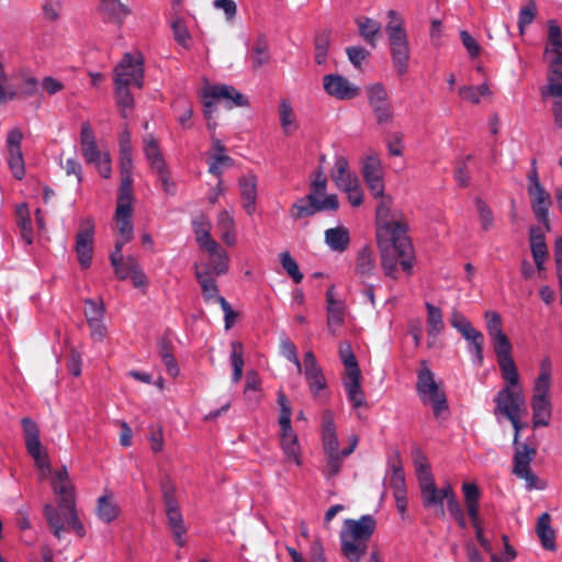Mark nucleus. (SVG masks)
<instances>
[{"label":"nucleus","mask_w":562,"mask_h":562,"mask_svg":"<svg viewBox=\"0 0 562 562\" xmlns=\"http://www.w3.org/2000/svg\"><path fill=\"white\" fill-rule=\"evenodd\" d=\"M50 484L57 506L45 505L44 515L54 536L61 539L70 528V482L66 465L54 472Z\"/></svg>","instance_id":"1"},{"label":"nucleus","mask_w":562,"mask_h":562,"mask_svg":"<svg viewBox=\"0 0 562 562\" xmlns=\"http://www.w3.org/2000/svg\"><path fill=\"white\" fill-rule=\"evenodd\" d=\"M375 527L376 521L371 515H363L359 519H345L339 538L341 553L348 561L360 562L362 560Z\"/></svg>","instance_id":"2"},{"label":"nucleus","mask_w":562,"mask_h":562,"mask_svg":"<svg viewBox=\"0 0 562 562\" xmlns=\"http://www.w3.org/2000/svg\"><path fill=\"white\" fill-rule=\"evenodd\" d=\"M381 251V263L385 274L397 279V262L403 271L411 274L413 270V246L407 236H383L378 237Z\"/></svg>","instance_id":"3"},{"label":"nucleus","mask_w":562,"mask_h":562,"mask_svg":"<svg viewBox=\"0 0 562 562\" xmlns=\"http://www.w3.org/2000/svg\"><path fill=\"white\" fill-rule=\"evenodd\" d=\"M522 415L524 413H516L505 417L512 423L514 427L515 434L513 443L517 446L513 458V473L518 479H521L526 482L528 490L539 488L537 485L538 477L532 473L530 469V463L535 459L537 450L526 443L518 445L519 434L524 428V424L521 423Z\"/></svg>","instance_id":"4"},{"label":"nucleus","mask_w":562,"mask_h":562,"mask_svg":"<svg viewBox=\"0 0 562 562\" xmlns=\"http://www.w3.org/2000/svg\"><path fill=\"white\" fill-rule=\"evenodd\" d=\"M387 14L391 20L386 24L385 30L389 35L392 64L397 75L404 76L408 71L411 57L404 21L394 10H390Z\"/></svg>","instance_id":"5"},{"label":"nucleus","mask_w":562,"mask_h":562,"mask_svg":"<svg viewBox=\"0 0 562 562\" xmlns=\"http://www.w3.org/2000/svg\"><path fill=\"white\" fill-rule=\"evenodd\" d=\"M416 391L424 404H430L434 415L439 418L443 412H448L447 397L435 381V375L425 360L417 371Z\"/></svg>","instance_id":"6"},{"label":"nucleus","mask_w":562,"mask_h":562,"mask_svg":"<svg viewBox=\"0 0 562 562\" xmlns=\"http://www.w3.org/2000/svg\"><path fill=\"white\" fill-rule=\"evenodd\" d=\"M80 149L86 162L93 165L102 178L109 179L111 177V156L108 151L99 149L93 130L88 122L81 125Z\"/></svg>","instance_id":"7"},{"label":"nucleus","mask_w":562,"mask_h":562,"mask_svg":"<svg viewBox=\"0 0 562 562\" xmlns=\"http://www.w3.org/2000/svg\"><path fill=\"white\" fill-rule=\"evenodd\" d=\"M160 488L168 526L172 531L176 542L182 547L186 543L184 535L187 533V529L176 498V487L168 477H165L160 483Z\"/></svg>","instance_id":"8"},{"label":"nucleus","mask_w":562,"mask_h":562,"mask_svg":"<svg viewBox=\"0 0 562 562\" xmlns=\"http://www.w3.org/2000/svg\"><path fill=\"white\" fill-rule=\"evenodd\" d=\"M21 423L27 453L34 460L35 467L40 472V480H45L50 474V465L48 462L47 452L43 449L40 440V429L37 425L29 417H24Z\"/></svg>","instance_id":"9"},{"label":"nucleus","mask_w":562,"mask_h":562,"mask_svg":"<svg viewBox=\"0 0 562 562\" xmlns=\"http://www.w3.org/2000/svg\"><path fill=\"white\" fill-rule=\"evenodd\" d=\"M378 199H380V202L375 212L378 225L376 237L407 234L408 226L402 220V215L400 213H394L391 209V198L385 196L383 193L382 196H379Z\"/></svg>","instance_id":"10"},{"label":"nucleus","mask_w":562,"mask_h":562,"mask_svg":"<svg viewBox=\"0 0 562 562\" xmlns=\"http://www.w3.org/2000/svg\"><path fill=\"white\" fill-rule=\"evenodd\" d=\"M492 341L503 380L510 385H517L519 374L513 359V346L508 337L503 334L493 337Z\"/></svg>","instance_id":"11"},{"label":"nucleus","mask_w":562,"mask_h":562,"mask_svg":"<svg viewBox=\"0 0 562 562\" xmlns=\"http://www.w3.org/2000/svg\"><path fill=\"white\" fill-rule=\"evenodd\" d=\"M368 103L379 125L390 124L394 119V109L387 90L382 83H372L366 88Z\"/></svg>","instance_id":"12"},{"label":"nucleus","mask_w":562,"mask_h":562,"mask_svg":"<svg viewBox=\"0 0 562 562\" xmlns=\"http://www.w3.org/2000/svg\"><path fill=\"white\" fill-rule=\"evenodd\" d=\"M494 402L496 416L506 417L516 413H526V400L519 389V383L517 385L506 383L495 395Z\"/></svg>","instance_id":"13"},{"label":"nucleus","mask_w":562,"mask_h":562,"mask_svg":"<svg viewBox=\"0 0 562 562\" xmlns=\"http://www.w3.org/2000/svg\"><path fill=\"white\" fill-rule=\"evenodd\" d=\"M323 87L326 93L337 100H352L359 95L360 89L347 78L329 74L323 78Z\"/></svg>","instance_id":"14"},{"label":"nucleus","mask_w":562,"mask_h":562,"mask_svg":"<svg viewBox=\"0 0 562 562\" xmlns=\"http://www.w3.org/2000/svg\"><path fill=\"white\" fill-rule=\"evenodd\" d=\"M124 74L126 85H134L138 89L144 85V67L142 57L134 58L132 54H124L122 60L114 69V80L119 79V74Z\"/></svg>","instance_id":"15"},{"label":"nucleus","mask_w":562,"mask_h":562,"mask_svg":"<svg viewBox=\"0 0 562 562\" xmlns=\"http://www.w3.org/2000/svg\"><path fill=\"white\" fill-rule=\"evenodd\" d=\"M93 224L90 220H87L85 225L76 235L75 245L78 262L82 269H87L91 266L93 255Z\"/></svg>","instance_id":"16"},{"label":"nucleus","mask_w":562,"mask_h":562,"mask_svg":"<svg viewBox=\"0 0 562 562\" xmlns=\"http://www.w3.org/2000/svg\"><path fill=\"white\" fill-rule=\"evenodd\" d=\"M83 312L91 328V336L97 340H102L106 335V327L102 323L104 315V305L102 300L87 299L85 301Z\"/></svg>","instance_id":"17"},{"label":"nucleus","mask_w":562,"mask_h":562,"mask_svg":"<svg viewBox=\"0 0 562 562\" xmlns=\"http://www.w3.org/2000/svg\"><path fill=\"white\" fill-rule=\"evenodd\" d=\"M364 181L374 198L382 196L384 193V181L382 177L381 161L378 157L369 156L366 158L362 167Z\"/></svg>","instance_id":"18"},{"label":"nucleus","mask_w":562,"mask_h":562,"mask_svg":"<svg viewBox=\"0 0 562 562\" xmlns=\"http://www.w3.org/2000/svg\"><path fill=\"white\" fill-rule=\"evenodd\" d=\"M528 194L536 220L542 223L549 231V206L551 205L550 193L546 191L543 186H536L535 188H528Z\"/></svg>","instance_id":"19"},{"label":"nucleus","mask_w":562,"mask_h":562,"mask_svg":"<svg viewBox=\"0 0 562 562\" xmlns=\"http://www.w3.org/2000/svg\"><path fill=\"white\" fill-rule=\"evenodd\" d=\"M326 304L328 330L335 335L336 329L345 322V303L341 300L335 299L334 285L329 286L326 291Z\"/></svg>","instance_id":"20"},{"label":"nucleus","mask_w":562,"mask_h":562,"mask_svg":"<svg viewBox=\"0 0 562 562\" xmlns=\"http://www.w3.org/2000/svg\"><path fill=\"white\" fill-rule=\"evenodd\" d=\"M304 363V374L310 390L313 394L317 395L326 387V380L313 351L305 352Z\"/></svg>","instance_id":"21"},{"label":"nucleus","mask_w":562,"mask_h":562,"mask_svg":"<svg viewBox=\"0 0 562 562\" xmlns=\"http://www.w3.org/2000/svg\"><path fill=\"white\" fill-rule=\"evenodd\" d=\"M342 384L352 407L360 408L367 406L366 395L361 386V370L346 372Z\"/></svg>","instance_id":"22"},{"label":"nucleus","mask_w":562,"mask_h":562,"mask_svg":"<svg viewBox=\"0 0 562 562\" xmlns=\"http://www.w3.org/2000/svg\"><path fill=\"white\" fill-rule=\"evenodd\" d=\"M322 446L324 452L340 451L334 414L328 409L322 414Z\"/></svg>","instance_id":"23"},{"label":"nucleus","mask_w":562,"mask_h":562,"mask_svg":"<svg viewBox=\"0 0 562 562\" xmlns=\"http://www.w3.org/2000/svg\"><path fill=\"white\" fill-rule=\"evenodd\" d=\"M209 95L216 98V100H226L229 108L249 105L248 99L233 86L215 85L209 87Z\"/></svg>","instance_id":"24"},{"label":"nucleus","mask_w":562,"mask_h":562,"mask_svg":"<svg viewBox=\"0 0 562 562\" xmlns=\"http://www.w3.org/2000/svg\"><path fill=\"white\" fill-rule=\"evenodd\" d=\"M194 270V274L201 286L204 301L207 303H218V299L222 296L218 294L216 280L212 276V272L210 271L209 267H206L205 270H201L200 267L195 265Z\"/></svg>","instance_id":"25"},{"label":"nucleus","mask_w":562,"mask_h":562,"mask_svg":"<svg viewBox=\"0 0 562 562\" xmlns=\"http://www.w3.org/2000/svg\"><path fill=\"white\" fill-rule=\"evenodd\" d=\"M375 271L376 263L374 251L371 247L363 246L357 254L355 273L364 280L374 276Z\"/></svg>","instance_id":"26"},{"label":"nucleus","mask_w":562,"mask_h":562,"mask_svg":"<svg viewBox=\"0 0 562 562\" xmlns=\"http://www.w3.org/2000/svg\"><path fill=\"white\" fill-rule=\"evenodd\" d=\"M415 463L420 493L425 491L427 494H429V496H427V501L432 502L435 493L432 487L434 476L430 472L426 457L420 451H418L416 454Z\"/></svg>","instance_id":"27"},{"label":"nucleus","mask_w":562,"mask_h":562,"mask_svg":"<svg viewBox=\"0 0 562 562\" xmlns=\"http://www.w3.org/2000/svg\"><path fill=\"white\" fill-rule=\"evenodd\" d=\"M432 487L435 491L432 502L427 501V496H429V494H427L425 491L422 492L423 505L426 508L436 507V516L445 517L446 513L443 508V501L446 499L448 502L451 498H457V496L449 484L439 490L434 481Z\"/></svg>","instance_id":"28"},{"label":"nucleus","mask_w":562,"mask_h":562,"mask_svg":"<svg viewBox=\"0 0 562 562\" xmlns=\"http://www.w3.org/2000/svg\"><path fill=\"white\" fill-rule=\"evenodd\" d=\"M240 195L244 209L248 215L254 214L257 200V179L254 175H246L239 179Z\"/></svg>","instance_id":"29"},{"label":"nucleus","mask_w":562,"mask_h":562,"mask_svg":"<svg viewBox=\"0 0 562 562\" xmlns=\"http://www.w3.org/2000/svg\"><path fill=\"white\" fill-rule=\"evenodd\" d=\"M193 232L199 246L204 250H214L217 244L210 234L211 224L204 215H198L192 221Z\"/></svg>","instance_id":"30"},{"label":"nucleus","mask_w":562,"mask_h":562,"mask_svg":"<svg viewBox=\"0 0 562 562\" xmlns=\"http://www.w3.org/2000/svg\"><path fill=\"white\" fill-rule=\"evenodd\" d=\"M348 169V160L342 156L337 157L331 171V179L340 190L348 189L358 181L357 177L352 176Z\"/></svg>","instance_id":"31"},{"label":"nucleus","mask_w":562,"mask_h":562,"mask_svg":"<svg viewBox=\"0 0 562 562\" xmlns=\"http://www.w3.org/2000/svg\"><path fill=\"white\" fill-rule=\"evenodd\" d=\"M536 532L544 549L550 551H554L557 549L555 532L551 527V517L548 513L541 514L538 518Z\"/></svg>","instance_id":"32"},{"label":"nucleus","mask_w":562,"mask_h":562,"mask_svg":"<svg viewBox=\"0 0 562 562\" xmlns=\"http://www.w3.org/2000/svg\"><path fill=\"white\" fill-rule=\"evenodd\" d=\"M100 11L104 18L114 23L121 24L131 13L127 5L120 0H101Z\"/></svg>","instance_id":"33"},{"label":"nucleus","mask_w":562,"mask_h":562,"mask_svg":"<svg viewBox=\"0 0 562 562\" xmlns=\"http://www.w3.org/2000/svg\"><path fill=\"white\" fill-rule=\"evenodd\" d=\"M325 243L335 251H345L350 243L349 231L344 226H337L325 231Z\"/></svg>","instance_id":"34"},{"label":"nucleus","mask_w":562,"mask_h":562,"mask_svg":"<svg viewBox=\"0 0 562 562\" xmlns=\"http://www.w3.org/2000/svg\"><path fill=\"white\" fill-rule=\"evenodd\" d=\"M317 199L313 194H307L299 199L290 209V216L294 220L313 216L318 213Z\"/></svg>","instance_id":"35"},{"label":"nucleus","mask_w":562,"mask_h":562,"mask_svg":"<svg viewBox=\"0 0 562 562\" xmlns=\"http://www.w3.org/2000/svg\"><path fill=\"white\" fill-rule=\"evenodd\" d=\"M124 74H119V79L114 80L115 83V98L117 106L121 109L122 116L126 117V110L134 106V98L130 91V85L125 83Z\"/></svg>","instance_id":"36"},{"label":"nucleus","mask_w":562,"mask_h":562,"mask_svg":"<svg viewBox=\"0 0 562 562\" xmlns=\"http://www.w3.org/2000/svg\"><path fill=\"white\" fill-rule=\"evenodd\" d=\"M533 427L548 426L550 419V402L548 397L532 396Z\"/></svg>","instance_id":"37"},{"label":"nucleus","mask_w":562,"mask_h":562,"mask_svg":"<svg viewBox=\"0 0 562 562\" xmlns=\"http://www.w3.org/2000/svg\"><path fill=\"white\" fill-rule=\"evenodd\" d=\"M559 54H562V31L555 21H549L548 41L543 57L557 56Z\"/></svg>","instance_id":"38"},{"label":"nucleus","mask_w":562,"mask_h":562,"mask_svg":"<svg viewBox=\"0 0 562 562\" xmlns=\"http://www.w3.org/2000/svg\"><path fill=\"white\" fill-rule=\"evenodd\" d=\"M15 214L21 237L27 245H31L33 243V229L27 205L25 203L20 204Z\"/></svg>","instance_id":"39"},{"label":"nucleus","mask_w":562,"mask_h":562,"mask_svg":"<svg viewBox=\"0 0 562 562\" xmlns=\"http://www.w3.org/2000/svg\"><path fill=\"white\" fill-rule=\"evenodd\" d=\"M356 24L359 29V34L361 37L374 46L376 35L381 30L380 23L371 18L358 16L356 18Z\"/></svg>","instance_id":"40"},{"label":"nucleus","mask_w":562,"mask_h":562,"mask_svg":"<svg viewBox=\"0 0 562 562\" xmlns=\"http://www.w3.org/2000/svg\"><path fill=\"white\" fill-rule=\"evenodd\" d=\"M427 310V331L431 337H437L445 329L441 310L431 303H426Z\"/></svg>","instance_id":"41"},{"label":"nucleus","mask_w":562,"mask_h":562,"mask_svg":"<svg viewBox=\"0 0 562 562\" xmlns=\"http://www.w3.org/2000/svg\"><path fill=\"white\" fill-rule=\"evenodd\" d=\"M210 255V265L207 266L212 273L216 276L225 274L228 270V257L218 244H215L214 250H206Z\"/></svg>","instance_id":"42"},{"label":"nucleus","mask_w":562,"mask_h":562,"mask_svg":"<svg viewBox=\"0 0 562 562\" xmlns=\"http://www.w3.org/2000/svg\"><path fill=\"white\" fill-rule=\"evenodd\" d=\"M231 363L233 368V382L237 383L243 376L244 346L240 341L234 340L231 344Z\"/></svg>","instance_id":"43"},{"label":"nucleus","mask_w":562,"mask_h":562,"mask_svg":"<svg viewBox=\"0 0 562 562\" xmlns=\"http://www.w3.org/2000/svg\"><path fill=\"white\" fill-rule=\"evenodd\" d=\"M280 445L283 453L289 460H293L296 465H301L300 446L295 432L281 435Z\"/></svg>","instance_id":"44"},{"label":"nucleus","mask_w":562,"mask_h":562,"mask_svg":"<svg viewBox=\"0 0 562 562\" xmlns=\"http://www.w3.org/2000/svg\"><path fill=\"white\" fill-rule=\"evenodd\" d=\"M463 338L469 342V351L473 353L474 362L481 366L483 363V334L480 330L473 328L469 331V334L464 335Z\"/></svg>","instance_id":"45"},{"label":"nucleus","mask_w":562,"mask_h":562,"mask_svg":"<svg viewBox=\"0 0 562 562\" xmlns=\"http://www.w3.org/2000/svg\"><path fill=\"white\" fill-rule=\"evenodd\" d=\"M396 458H398V454ZM390 485L394 490V497L396 503H400L402 494H405V476L400 459L392 462V475L390 479Z\"/></svg>","instance_id":"46"},{"label":"nucleus","mask_w":562,"mask_h":562,"mask_svg":"<svg viewBox=\"0 0 562 562\" xmlns=\"http://www.w3.org/2000/svg\"><path fill=\"white\" fill-rule=\"evenodd\" d=\"M324 454L326 463L322 471L325 477L330 480L340 473L346 457L341 454V451L324 452Z\"/></svg>","instance_id":"47"},{"label":"nucleus","mask_w":562,"mask_h":562,"mask_svg":"<svg viewBox=\"0 0 562 562\" xmlns=\"http://www.w3.org/2000/svg\"><path fill=\"white\" fill-rule=\"evenodd\" d=\"M145 155L148 159L150 167L154 171H157L166 166L164 157L160 153L158 143L154 137L145 139Z\"/></svg>","instance_id":"48"},{"label":"nucleus","mask_w":562,"mask_h":562,"mask_svg":"<svg viewBox=\"0 0 562 562\" xmlns=\"http://www.w3.org/2000/svg\"><path fill=\"white\" fill-rule=\"evenodd\" d=\"M132 168L131 135L125 131L120 138V171H132Z\"/></svg>","instance_id":"49"},{"label":"nucleus","mask_w":562,"mask_h":562,"mask_svg":"<svg viewBox=\"0 0 562 562\" xmlns=\"http://www.w3.org/2000/svg\"><path fill=\"white\" fill-rule=\"evenodd\" d=\"M97 515L101 520L111 522L117 517L119 508L109 496L103 495L98 498Z\"/></svg>","instance_id":"50"},{"label":"nucleus","mask_w":562,"mask_h":562,"mask_svg":"<svg viewBox=\"0 0 562 562\" xmlns=\"http://www.w3.org/2000/svg\"><path fill=\"white\" fill-rule=\"evenodd\" d=\"M251 60L254 69H258L269 63V47L265 37L260 36L257 38L251 50Z\"/></svg>","instance_id":"51"},{"label":"nucleus","mask_w":562,"mask_h":562,"mask_svg":"<svg viewBox=\"0 0 562 562\" xmlns=\"http://www.w3.org/2000/svg\"><path fill=\"white\" fill-rule=\"evenodd\" d=\"M529 243L530 249L532 252V257H540L543 254H548V248L546 245L544 233L542 228L539 226H531L529 233Z\"/></svg>","instance_id":"52"},{"label":"nucleus","mask_w":562,"mask_h":562,"mask_svg":"<svg viewBox=\"0 0 562 562\" xmlns=\"http://www.w3.org/2000/svg\"><path fill=\"white\" fill-rule=\"evenodd\" d=\"M280 262L282 268L296 284L302 282L303 273L300 271L299 265L292 258L289 251H283L280 254Z\"/></svg>","instance_id":"53"},{"label":"nucleus","mask_w":562,"mask_h":562,"mask_svg":"<svg viewBox=\"0 0 562 562\" xmlns=\"http://www.w3.org/2000/svg\"><path fill=\"white\" fill-rule=\"evenodd\" d=\"M111 265L113 266L115 274L120 280L127 279L132 274L133 270H136L139 266L136 259L131 256L125 259L124 257H122V259H116L115 263Z\"/></svg>","instance_id":"54"},{"label":"nucleus","mask_w":562,"mask_h":562,"mask_svg":"<svg viewBox=\"0 0 562 562\" xmlns=\"http://www.w3.org/2000/svg\"><path fill=\"white\" fill-rule=\"evenodd\" d=\"M329 48V32L325 31L315 37V61L318 65L326 63Z\"/></svg>","instance_id":"55"},{"label":"nucleus","mask_w":562,"mask_h":562,"mask_svg":"<svg viewBox=\"0 0 562 562\" xmlns=\"http://www.w3.org/2000/svg\"><path fill=\"white\" fill-rule=\"evenodd\" d=\"M339 357L345 366L346 372H353V370H360L357 358L349 344L340 342Z\"/></svg>","instance_id":"56"},{"label":"nucleus","mask_w":562,"mask_h":562,"mask_svg":"<svg viewBox=\"0 0 562 562\" xmlns=\"http://www.w3.org/2000/svg\"><path fill=\"white\" fill-rule=\"evenodd\" d=\"M475 204L482 229L488 232L494 225V216L492 210L480 198L475 200Z\"/></svg>","instance_id":"57"},{"label":"nucleus","mask_w":562,"mask_h":562,"mask_svg":"<svg viewBox=\"0 0 562 562\" xmlns=\"http://www.w3.org/2000/svg\"><path fill=\"white\" fill-rule=\"evenodd\" d=\"M537 15V5L535 0H529V2L522 7L519 11L518 16V27L520 33L524 32V29L531 24Z\"/></svg>","instance_id":"58"},{"label":"nucleus","mask_w":562,"mask_h":562,"mask_svg":"<svg viewBox=\"0 0 562 562\" xmlns=\"http://www.w3.org/2000/svg\"><path fill=\"white\" fill-rule=\"evenodd\" d=\"M121 184L117 201H133V177L132 171H120Z\"/></svg>","instance_id":"59"},{"label":"nucleus","mask_w":562,"mask_h":562,"mask_svg":"<svg viewBox=\"0 0 562 562\" xmlns=\"http://www.w3.org/2000/svg\"><path fill=\"white\" fill-rule=\"evenodd\" d=\"M9 167L15 179L21 180L25 175L24 159L21 150L9 151Z\"/></svg>","instance_id":"60"},{"label":"nucleus","mask_w":562,"mask_h":562,"mask_svg":"<svg viewBox=\"0 0 562 562\" xmlns=\"http://www.w3.org/2000/svg\"><path fill=\"white\" fill-rule=\"evenodd\" d=\"M211 159L209 172L217 177L222 175L223 167L234 165V159L225 154H211Z\"/></svg>","instance_id":"61"},{"label":"nucleus","mask_w":562,"mask_h":562,"mask_svg":"<svg viewBox=\"0 0 562 562\" xmlns=\"http://www.w3.org/2000/svg\"><path fill=\"white\" fill-rule=\"evenodd\" d=\"M172 32L175 40L184 48H188L191 42V36L182 19H176L172 24Z\"/></svg>","instance_id":"62"},{"label":"nucleus","mask_w":562,"mask_h":562,"mask_svg":"<svg viewBox=\"0 0 562 562\" xmlns=\"http://www.w3.org/2000/svg\"><path fill=\"white\" fill-rule=\"evenodd\" d=\"M486 328L491 338L503 335L502 319L497 312L486 311L485 312Z\"/></svg>","instance_id":"63"},{"label":"nucleus","mask_w":562,"mask_h":562,"mask_svg":"<svg viewBox=\"0 0 562 562\" xmlns=\"http://www.w3.org/2000/svg\"><path fill=\"white\" fill-rule=\"evenodd\" d=\"M450 324L456 330H458L462 335V337L469 334V331L474 328L472 324L468 321V318L458 310L452 311Z\"/></svg>","instance_id":"64"}]
</instances>
